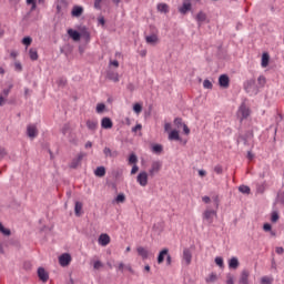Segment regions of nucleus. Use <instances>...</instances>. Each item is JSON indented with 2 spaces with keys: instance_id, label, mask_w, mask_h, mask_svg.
<instances>
[{
  "instance_id": "obj_3",
  "label": "nucleus",
  "mask_w": 284,
  "mask_h": 284,
  "mask_svg": "<svg viewBox=\"0 0 284 284\" xmlns=\"http://www.w3.org/2000/svg\"><path fill=\"white\" fill-rule=\"evenodd\" d=\"M214 216H216V211L214 210H205L202 214L203 221H206L209 225L214 223Z\"/></svg>"
},
{
  "instance_id": "obj_12",
  "label": "nucleus",
  "mask_w": 284,
  "mask_h": 284,
  "mask_svg": "<svg viewBox=\"0 0 284 284\" xmlns=\"http://www.w3.org/2000/svg\"><path fill=\"white\" fill-rule=\"evenodd\" d=\"M219 84L221 88H224V89L230 88V77H227V74L220 75Z\"/></svg>"
},
{
  "instance_id": "obj_49",
  "label": "nucleus",
  "mask_w": 284,
  "mask_h": 284,
  "mask_svg": "<svg viewBox=\"0 0 284 284\" xmlns=\"http://www.w3.org/2000/svg\"><path fill=\"white\" fill-rule=\"evenodd\" d=\"M80 37H83L84 39H90V32L84 29L81 31Z\"/></svg>"
},
{
  "instance_id": "obj_32",
  "label": "nucleus",
  "mask_w": 284,
  "mask_h": 284,
  "mask_svg": "<svg viewBox=\"0 0 284 284\" xmlns=\"http://www.w3.org/2000/svg\"><path fill=\"white\" fill-rule=\"evenodd\" d=\"M139 163V158H136V154L132 153L129 156V164L130 165H136Z\"/></svg>"
},
{
  "instance_id": "obj_11",
  "label": "nucleus",
  "mask_w": 284,
  "mask_h": 284,
  "mask_svg": "<svg viewBox=\"0 0 284 284\" xmlns=\"http://www.w3.org/2000/svg\"><path fill=\"white\" fill-rule=\"evenodd\" d=\"M98 243L99 245H101L102 247H106V245H110V235L103 233L99 236L98 239Z\"/></svg>"
},
{
  "instance_id": "obj_41",
  "label": "nucleus",
  "mask_w": 284,
  "mask_h": 284,
  "mask_svg": "<svg viewBox=\"0 0 284 284\" xmlns=\"http://www.w3.org/2000/svg\"><path fill=\"white\" fill-rule=\"evenodd\" d=\"M142 110H143V106H141V104L135 103V104L133 105V111H134L135 114H141V111H142Z\"/></svg>"
},
{
  "instance_id": "obj_59",
  "label": "nucleus",
  "mask_w": 284,
  "mask_h": 284,
  "mask_svg": "<svg viewBox=\"0 0 284 284\" xmlns=\"http://www.w3.org/2000/svg\"><path fill=\"white\" fill-rule=\"evenodd\" d=\"M213 201H214L215 207L219 209V203H220L219 195H215L213 197Z\"/></svg>"
},
{
  "instance_id": "obj_31",
  "label": "nucleus",
  "mask_w": 284,
  "mask_h": 284,
  "mask_svg": "<svg viewBox=\"0 0 284 284\" xmlns=\"http://www.w3.org/2000/svg\"><path fill=\"white\" fill-rule=\"evenodd\" d=\"M29 57H30L31 61H37L39 59V53L37 52L36 49H30Z\"/></svg>"
},
{
  "instance_id": "obj_30",
  "label": "nucleus",
  "mask_w": 284,
  "mask_h": 284,
  "mask_svg": "<svg viewBox=\"0 0 284 284\" xmlns=\"http://www.w3.org/2000/svg\"><path fill=\"white\" fill-rule=\"evenodd\" d=\"M81 210H83V203L75 202V206H74L75 216H81Z\"/></svg>"
},
{
  "instance_id": "obj_40",
  "label": "nucleus",
  "mask_w": 284,
  "mask_h": 284,
  "mask_svg": "<svg viewBox=\"0 0 284 284\" xmlns=\"http://www.w3.org/2000/svg\"><path fill=\"white\" fill-rule=\"evenodd\" d=\"M273 278L272 277H267V276H263L261 278V284H272L273 283Z\"/></svg>"
},
{
  "instance_id": "obj_54",
  "label": "nucleus",
  "mask_w": 284,
  "mask_h": 284,
  "mask_svg": "<svg viewBox=\"0 0 284 284\" xmlns=\"http://www.w3.org/2000/svg\"><path fill=\"white\" fill-rule=\"evenodd\" d=\"M14 69L17 70V72H21V70H23V67L21 65V62H16L14 63Z\"/></svg>"
},
{
  "instance_id": "obj_17",
  "label": "nucleus",
  "mask_w": 284,
  "mask_h": 284,
  "mask_svg": "<svg viewBox=\"0 0 284 284\" xmlns=\"http://www.w3.org/2000/svg\"><path fill=\"white\" fill-rule=\"evenodd\" d=\"M239 265H241V263L239 262V257H231L229 260L230 270H239Z\"/></svg>"
},
{
  "instance_id": "obj_10",
  "label": "nucleus",
  "mask_w": 284,
  "mask_h": 284,
  "mask_svg": "<svg viewBox=\"0 0 284 284\" xmlns=\"http://www.w3.org/2000/svg\"><path fill=\"white\" fill-rule=\"evenodd\" d=\"M239 284H250V272L247 270L241 272Z\"/></svg>"
},
{
  "instance_id": "obj_4",
  "label": "nucleus",
  "mask_w": 284,
  "mask_h": 284,
  "mask_svg": "<svg viewBox=\"0 0 284 284\" xmlns=\"http://www.w3.org/2000/svg\"><path fill=\"white\" fill-rule=\"evenodd\" d=\"M72 262V256L69 253H63L59 256V264L61 267H68L70 263Z\"/></svg>"
},
{
  "instance_id": "obj_8",
  "label": "nucleus",
  "mask_w": 284,
  "mask_h": 284,
  "mask_svg": "<svg viewBox=\"0 0 284 284\" xmlns=\"http://www.w3.org/2000/svg\"><path fill=\"white\" fill-rule=\"evenodd\" d=\"M101 128L102 130H112V128H114V122H112V119L108 116L102 118Z\"/></svg>"
},
{
  "instance_id": "obj_52",
  "label": "nucleus",
  "mask_w": 284,
  "mask_h": 284,
  "mask_svg": "<svg viewBox=\"0 0 284 284\" xmlns=\"http://www.w3.org/2000/svg\"><path fill=\"white\" fill-rule=\"evenodd\" d=\"M103 0H94V8L95 10H101V3Z\"/></svg>"
},
{
  "instance_id": "obj_51",
  "label": "nucleus",
  "mask_w": 284,
  "mask_h": 284,
  "mask_svg": "<svg viewBox=\"0 0 284 284\" xmlns=\"http://www.w3.org/2000/svg\"><path fill=\"white\" fill-rule=\"evenodd\" d=\"M263 230H264V232H272V224L265 223V224L263 225Z\"/></svg>"
},
{
  "instance_id": "obj_2",
  "label": "nucleus",
  "mask_w": 284,
  "mask_h": 284,
  "mask_svg": "<svg viewBox=\"0 0 284 284\" xmlns=\"http://www.w3.org/2000/svg\"><path fill=\"white\" fill-rule=\"evenodd\" d=\"M162 168H163V163L161 161H153L149 170V176L151 178L156 176V174L161 172Z\"/></svg>"
},
{
  "instance_id": "obj_20",
  "label": "nucleus",
  "mask_w": 284,
  "mask_h": 284,
  "mask_svg": "<svg viewBox=\"0 0 284 284\" xmlns=\"http://www.w3.org/2000/svg\"><path fill=\"white\" fill-rule=\"evenodd\" d=\"M168 254H170V250L168 248H163L159 255H158V263L159 265H161V263H163V261H165V256H168Z\"/></svg>"
},
{
  "instance_id": "obj_47",
  "label": "nucleus",
  "mask_w": 284,
  "mask_h": 284,
  "mask_svg": "<svg viewBox=\"0 0 284 284\" xmlns=\"http://www.w3.org/2000/svg\"><path fill=\"white\" fill-rule=\"evenodd\" d=\"M215 263L216 265H219V267H223L224 265L223 257L221 256L215 257Z\"/></svg>"
},
{
  "instance_id": "obj_34",
  "label": "nucleus",
  "mask_w": 284,
  "mask_h": 284,
  "mask_svg": "<svg viewBox=\"0 0 284 284\" xmlns=\"http://www.w3.org/2000/svg\"><path fill=\"white\" fill-rule=\"evenodd\" d=\"M239 192H241L242 194H250L251 190H250V186L247 185H240Z\"/></svg>"
},
{
  "instance_id": "obj_46",
  "label": "nucleus",
  "mask_w": 284,
  "mask_h": 284,
  "mask_svg": "<svg viewBox=\"0 0 284 284\" xmlns=\"http://www.w3.org/2000/svg\"><path fill=\"white\" fill-rule=\"evenodd\" d=\"M226 284H234V275L231 273L226 275Z\"/></svg>"
},
{
  "instance_id": "obj_64",
  "label": "nucleus",
  "mask_w": 284,
  "mask_h": 284,
  "mask_svg": "<svg viewBox=\"0 0 284 284\" xmlns=\"http://www.w3.org/2000/svg\"><path fill=\"white\" fill-rule=\"evenodd\" d=\"M6 149L0 148V159H3V156H6Z\"/></svg>"
},
{
  "instance_id": "obj_22",
  "label": "nucleus",
  "mask_w": 284,
  "mask_h": 284,
  "mask_svg": "<svg viewBox=\"0 0 284 284\" xmlns=\"http://www.w3.org/2000/svg\"><path fill=\"white\" fill-rule=\"evenodd\" d=\"M192 10V4L189 2H184L182 4V7L179 9V11L181 12V14H187V12H190Z\"/></svg>"
},
{
  "instance_id": "obj_63",
  "label": "nucleus",
  "mask_w": 284,
  "mask_h": 284,
  "mask_svg": "<svg viewBox=\"0 0 284 284\" xmlns=\"http://www.w3.org/2000/svg\"><path fill=\"white\" fill-rule=\"evenodd\" d=\"M275 252H276V254H283L284 248H283L282 246H277V247L275 248Z\"/></svg>"
},
{
  "instance_id": "obj_28",
  "label": "nucleus",
  "mask_w": 284,
  "mask_h": 284,
  "mask_svg": "<svg viewBox=\"0 0 284 284\" xmlns=\"http://www.w3.org/2000/svg\"><path fill=\"white\" fill-rule=\"evenodd\" d=\"M216 281H219V275H216V273H211V274L205 278V282H206V283H216Z\"/></svg>"
},
{
  "instance_id": "obj_53",
  "label": "nucleus",
  "mask_w": 284,
  "mask_h": 284,
  "mask_svg": "<svg viewBox=\"0 0 284 284\" xmlns=\"http://www.w3.org/2000/svg\"><path fill=\"white\" fill-rule=\"evenodd\" d=\"M27 4L28 6H32L31 10H36L37 9V2H34V0H27Z\"/></svg>"
},
{
  "instance_id": "obj_36",
  "label": "nucleus",
  "mask_w": 284,
  "mask_h": 284,
  "mask_svg": "<svg viewBox=\"0 0 284 284\" xmlns=\"http://www.w3.org/2000/svg\"><path fill=\"white\" fill-rule=\"evenodd\" d=\"M115 203H125V194L120 193L115 197Z\"/></svg>"
},
{
  "instance_id": "obj_29",
  "label": "nucleus",
  "mask_w": 284,
  "mask_h": 284,
  "mask_svg": "<svg viewBox=\"0 0 284 284\" xmlns=\"http://www.w3.org/2000/svg\"><path fill=\"white\" fill-rule=\"evenodd\" d=\"M0 233L3 234V236H10L12 234V231H10V229L4 227L3 223L0 222Z\"/></svg>"
},
{
  "instance_id": "obj_14",
  "label": "nucleus",
  "mask_w": 284,
  "mask_h": 284,
  "mask_svg": "<svg viewBox=\"0 0 284 284\" xmlns=\"http://www.w3.org/2000/svg\"><path fill=\"white\" fill-rule=\"evenodd\" d=\"M38 276L43 283H47L48 278H50V275H48V272L43 267L38 268Z\"/></svg>"
},
{
  "instance_id": "obj_13",
  "label": "nucleus",
  "mask_w": 284,
  "mask_h": 284,
  "mask_svg": "<svg viewBox=\"0 0 284 284\" xmlns=\"http://www.w3.org/2000/svg\"><path fill=\"white\" fill-rule=\"evenodd\" d=\"M136 252L139 256H141L142 261H148V258H150V251H148L145 247L139 246Z\"/></svg>"
},
{
  "instance_id": "obj_56",
  "label": "nucleus",
  "mask_w": 284,
  "mask_h": 284,
  "mask_svg": "<svg viewBox=\"0 0 284 284\" xmlns=\"http://www.w3.org/2000/svg\"><path fill=\"white\" fill-rule=\"evenodd\" d=\"M103 153L105 156H112V150H110V148H104Z\"/></svg>"
},
{
  "instance_id": "obj_1",
  "label": "nucleus",
  "mask_w": 284,
  "mask_h": 284,
  "mask_svg": "<svg viewBox=\"0 0 284 284\" xmlns=\"http://www.w3.org/2000/svg\"><path fill=\"white\" fill-rule=\"evenodd\" d=\"M244 90L250 97H256L258 94L260 87L256 84V80L250 79L244 82Z\"/></svg>"
},
{
  "instance_id": "obj_18",
  "label": "nucleus",
  "mask_w": 284,
  "mask_h": 284,
  "mask_svg": "<svg viewBox=\"0 0 284 284\" xmlns=\"http://www.w3.org/2000/svg\"><path fill=\"white\" fill-rule=\"evenodd\" d=\"M87 128L91 132H95L97 128H99V121H97V120H88L87 121Z\"/></svg>"
},
{
  "instance_id": "obj_44",
  "label": "nucleus",
  "mask_w": 284,
  "mask_h": 284,
  "mask_svg": "<svg viewBox=\"0 0 284 284\" xmlns=\"http://www.w3.org/2000/svg\"><path fill=\"white\" fill-rule=\"evenodd\" d=\"M174 124L176 125V128H181V125H185V123H183V119L181 118H175Z\"/></svg>"
},
{
  "instance_id": "obj_35",
  "label": "nucleus",
  "mask_w": 284,
  "mask_h": 284,
  "mask_svg": "<svg viewBox=\"0 0 284 284\" xmlns=\"http://www.w3.org/2000/svg\"><path fill=\"white\" fill-rule=\"evenodd\" d=\"M57 83L59 88H65V85L68 84V80L65 78H59Z\"/></svg>"
},
{
  "instance_id": "obj_61",
  "label": "nucleus",
  "mask_w": 284,
  "mask_h": 284,
  "mask_svg": "<svg viewBox=\"0 0 284 284\" xmlns=\"http://www.w3.org/2000/svg\"><path fill=\"white\" fill-rule=\"evenodd\" d=\"M123 270H125V264H123V262H121V263L118 265V271H119V272H123Z\"/></svg>"
},
{
  "instance_id": "obj_7",
  "label": "nucleus",
  "mask_w": 284,
  "mask_h": 284,
  "mask_svg": "<svg viewBox=\"0 0 284 284\" xmlns=\"http://www.w3.org/2000/svg\"><path fill=\"white\" fill-rule=\"evenodd\" d=\"M136 181L141 187H145L148 185V172L142 171L138 174Z\"/></svg>"
},
{
  "instance_id": "obj_58",
  "label": "nucleus",
  "mask_w": 284,
  "mask_h": 284,
  "mask_svg": "<svg viewBox=\"0 0 284 284\" xmlns=\"http://www.w3.org/2000/svg\"><path fill=\"white\" fill-rule=\"evenodd\" d=\"M277 200L280 201V203H282L284 205V193H280L277 195Z\"/></svg>"
},
{
  "instance_id": "obj_55",
  "label": "nucleus",
  "mask_w": 284,
  "mask_h": 284,
  "mask_svg": "<svg viewBox=\"0 0 284 284\" xmlns=\"http://www.w3.org/2000/svg\"><path fill=\"white\" fill-rule=\"evenodd\" d=\"M170 130H172V123L166 122V123L164 124V132H170Z\"/></svg>"
},
{
  "instance_id": "obj_57",
  "label": "nucleus",
  "mask_w": 284,
  "mask_h": 284,
  "mask_svg": "<svg viewBox=\"0 0 284 284\" xmlns=\"http://www.w3.org/2000/svg\"><path fill=\"white\" fill-rule=\"evenodd\" d=\"M139 172V165L134 164L131 169V174H135Z\"/></svg>"
},
{
  "instance_id": "obj_37",
  "label": "nucleus",
  "mask_w": 284,
  "mask_h": 284,
  "mask_svg": "<svg viewBox=\"0 0 284 284\" xmlns=\"http://www.w3.org/2000/svg\"><path fill=\"white\" fill-rule=\"evenodd\" d=\"M153 152H155V154H161V152H163V145L161 144H155L152 148Z\"/></svg>"
},
{
  "instance_id": "obj_24",
  "label": "nucleus",
  "mask_w": 284,
  "mask_h": 284,
  "mask_svg": "<svg viewBox=\"0 0 284 284\" xmlns=\"http://www.w3.org/2000/svg\"><path fill=\"white\" fill-rule=\"evenodd\" d=\"M158 11L168 14V12H170V7L168 6V3H159Z\"/></svg>"
},
{
  "instance_id": "obj_19",
  "label": "nucleus",
  "mask_w": 284,
  "mask_h": 284,
  "mask_svg": "<svg viewBox=\"0 0 284 284\" xmlns=\"http://www.w3.org/2000/svg\"><path fill=\"white\" fill-rule=\"evenodd\" d=\"M81 14H83V7H81V6H74V7L72 8L71 16L79 18V17H81Z\"/></svg>"
},
{
  "instance_id": "obj_16",
  "label": "nucleus",
  "mask_w": 284,
  "mask_h": 284,
  "mask_svg": "<svg viewBox=\"0 0 284 284\" xmlns=\"http://www.w3.org/2000/svg\"><path fill=\"white\" fill-rule=\"evenodd\" d=\"M183 261H185L186 265L192 263V251H190V248L183 250Z\"/></svg>"
},
{
  "instance_id": "obj_21",
  "label": "nucleus",
  "mask_w": 284,
  "mask_h": 284,
  "mask_svg": "<svg viewBox=\"0 0 284 284\" xmlns=\"http://www.w3.org/2000/svg\"><path fill=\"white\" fill-rule=\"evenodd\" d=\"M195 19H196L199 26H201V23H204V21L207 20V14H206L205 12H203V11H200V12L196 14Z\"/></svg>"
},
{
  "instance_id": "obj_9",
  "label": "nucleus",
  "mask_w": 284,
  "mask_h": 284,
  "mask_svg": "<svg viewBox=\"0 0 284 284\" xmlns=\"http://www.w3.org/2000/svg\"><path fill=\"white\" fill-rule=\"evenodd\" d=\"M83 156H85V154L79 153L78 156L72 160L70 168H72V170H77V168L81 165V162L83 161Z\"/></svg>"
},
{
  "instance_id": "obj_39",
  "label": "nucleus",
  "mask_w": 284,
  "mask_h": 284,
  "mask_svg": "<svg viewBox=\"0 0 284 284\" xmlns=\"http://www.w3.org/2000/svg\"><path fill=\"white\" fill-rule=\"evenodd\" d=\"M203 88L205 90H212V88H214V85L212 84V82L210 80H204L203 81Z\"/></svg>"
},
{
  "instance_id": "obj_25",
  "label": "nucleus",
  "mask_w": 284,
  "mask_h": 284,
  "mask_svg": "<svg viewBox=\"0 0 284 284\" xmlns=\"http://www.w3.org/2000/svg\"><path fill=\"white\" fill-rule=\"evenodd\" d=\"M94 175H95V176H99V178L105 176V166H98V168L94 170Z\"/></svg>"
},
{
  "instance_id": "obj_6",
  "label": "nucleus",
  "mask_w": 284,
  "mask_h": 284,
  "mask_svg": "<svg viewBox=\"0 0 284 284\" xmlns=\"http://www.w3.org/2000/svg\"><path fill=\"white\" fill-rule=\"evenodd\" d=\"M237 114L241 116V121H243V119H247V116H250V108H247L245 103H242L239 108Z\"/></svg>"
},
{
  "instance_id": "obj_42",
  "label": "nucleus",
  "mask_w": 284,
  "mask_h": 284,
  "mask_svg": "<svg viewBox=\"0 0 284 284\" xmlns=\"http://www.w3.org/2000/svg\"><path fill=\"white\" fill-rule=\"evenodd\" d=\"M22 43H23V45H27V48H28V45L32 44V38H30V37L23 38Z\"/></svg>"
},
{
  "instance_id": "obj_45",
  "label": "nucleus",
  "mask_w": 284,
  "mask_h": 284,
  "mask_svg": "<svg viewBox=\"0 0 284 284\" xmlns=\"http://www.w3.org/2000/svg\"><path fill=\"white\" fill-rule=\"evenodd\" d=\"M101 267H103V263L101 261H95L93 263V270H101Z\"/></svg>"
},
{
  "instance_id": "obj_5",
  "label": "nucleus",
  "mask_w": 284,
  "mask_h": 284,
  "mask_svg": "<svg viewBox=\"0 0 284 284\" xmlns=\"http://www.w3.org/2000/svg\"><path fill=\"white\" fill-rule=\"evenodd\" d=\"M27 135L29 139H37V136H39V129H37V124H29L27 126Z\"/></svg>"
},
{
  "instance_id": "obj_15",
  "label": "nucleus",
  "mask_w": 284,
  "mask_h": 284,
  "mask_svg": "<svg viewBox=\"0 0 284 284\" xmlns=\"http://www.w3.org/2000/svg\"><path fill=\"white\" fill-rule=\"evenodd\" d=\"M68 34L73 41H81V33L79 31L69 29Z\"/></svg>"
},
{
  "instance_id": "obj_33",
  "label": "nucleus",
  "mask_w": 284,
  "mask_h": 284,
  "mask_svg": "<svg viewBox=\"0 0 284 284\" xmlns=\"http://www.w3.org/2000/svg\"><path fill=\"white\" fill-rule=\"evenodd\" d=\"M104 111H105V104L104 103H98L97 108H95V112L98 114H103Z\"/></svg>"
},
{
  "instance_id": "obj_27",
  "label": "nucleus",
  "mask_w": 284,
  "mask_h": 284,
  "mask_svg": "<svg viewBox=\"0 0 284 284\" xmlns=\"http://www.w3.org/2000/svg\"><path fill=\"white\" fill-rule=\"evenodd\" d=\"M145 41L146 43H156L159 41V36H156L155 33L146 36Z\"/></svg>"
},
{
  "instance_id": "obj_50",
  "label": "nucleus",
  "mask_w": 284,
  "mask_h": 284,
  "mask_svg": "<svg viewBox=\"0 0 284 284\" xmlns=\"http://www.w3.org/2000/svg\"><path fill=\"white\" fill-rule=\"evenodd\" d=\"M214 172H215L216 174H223V166H221V165H215Z\"/></svg>"
},
{
  "instance_id": "obj_62",
  "label": "nucleus",
  "mask_w": 284,
  "mask_h": 284,
  "mask_svg": "<svg viewBox=\"0 0 284 284\" xmlns=\"http://www.w3.org/2000/svg\"><path fill=\"white\" fill-rule=\"evenodd\" d=\"M184 134H190V128L186 126V124L182 125Z\"/></svg>"
},
{
  "instance_id": "obj_38",
  "label": "nucleus",
  "mask_w": 284,
  "mask_h": 284,
  "mask_svg": "<svg viewBox=\"0 0 284 284\" xmlns=\"http://www.w3.org/2000/svg\"><path fill=\"white\" fill-rule=\"evenodd\" d=\"M257 82H258L257 88H264V87H265V83H266V80H265V78H264L263 75H260V77L257 78Z\"/></svg>"
},
{
  "instance_id": "obj_43",
  "label": "nucleus",
  "mask_w": 284,
  "mask_h": 284,
  "mask_svg": "<svg viewBox=\"0 0 284 284\" xmlns=\"http://www.w3.org/2000/svg\"><path fill=\"white\" fill-rule=\"evenodd\" d=\"M109 79L114 81V83L119 82V73H109Z\"/></svg>"
},
{
  "instance_id": "obj_48",
  "label": "nucleus",
  "mask_w": 284,
  "mask_h": 284,
  "mask_svg": "<svg viewBox=\"0 0 284 284\" xmlns=\"http://www.w3.org/2000/svg\"><path fill=\"white\" fill-rule=\"evenodd\" d=\"M271 221H272V223H276V221H278V213L277 212L272 213Z\"/></svg>"
},
{
  "instance_id": "obj_23",
  "label": "nucleus",
  "mask_w": 284,
  "mask_h": 284,
  "mask_svg": "<svg viewBox=\"0 0 284 284\" xmlns=\"http://www.w3.org/2000/svg\"><path fill=\"white\" fill-rule=\"evenodd\" d=\"M169 141H181V135H179V131L173 130L169 133Z\"/></svg>"
},
{
  "instance_id": "obj_60",
  "label": "nucleus",
  "mask_w": 284,
  "mask_h": 284,
  "mask_svg": "<svg viewBox=\"0 0 284 284\" xmlns=\"http://www.w3.org/2000/svg\"><path fill=\"white\" fill-rule=\"evenodd\" d=\"M143 126L141 124H136L135 126L132 128V132H139Z\"/></svg>"
},
{
  "instance_id": "obj_26",
  "label": "nucleus",
  "mask_w": 284,
  "mask_h": 284,
  "mask_svg": "<svg viewBox=\"0 0 284 284\" xmlns=\"http://www.w3.org/2000/svg\"><path fill=\"white\" fill-rule=\"evenodd\" d=\"M262 68H267L270 65V54L268 53H263L262 54Z\"/></svg>"
}]
</instances>
